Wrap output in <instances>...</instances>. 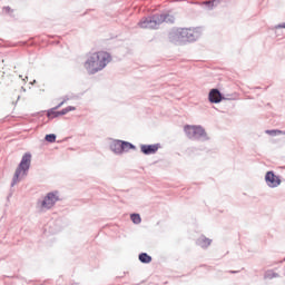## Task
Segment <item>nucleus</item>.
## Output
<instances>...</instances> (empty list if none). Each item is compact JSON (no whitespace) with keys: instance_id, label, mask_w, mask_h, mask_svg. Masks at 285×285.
<instances>
[{"instance_id":"1a4fd4ad","label":"nucleus","mask_w":285,"mask_h":285,"mask_svg":"<svg viewBox=\"0 0 285 285\" xmlns=\"http://www.w3.org/2000/svg\"><path fill=\"white\" fill-rule=\"evenodd\" d=\"M265 181L269 188H277V186L282 184V179H279L278 176H276L273 171L266 173Z\"/></svg>"},{"instance_id":"9d476101","label":"nucleus","mask_w":285,"mask_h":285,"mask_svg":"<svg viewBox=\"0 0 285 285\" xmlns=\"http://www.w3.org/2000/svg\"><path fill=\"white\" fill-rule=\"evenodd\" d=\"M159 148H161L160 144L140 145V153H142V155H156Z\"/></svg>"},{"instance_id":"20e7f679","label":"nucleus","mask_w":285,"mask_h":285,"mask_svg":"<svg viewBox=\"0 0 285 285\" xmlns=\"http://www.w3.org/2000/svg\"><path fill=\"white\" fill-rule=\"evenodd\" d=\"M184 132L193 141H208V134H206V129L202 125H186Z\"/></svg>"},{"instance_id":"423d86ee","label":"nucleus","mask_w":285,"mask_h":285,"mask_svg":"<svg viewBox=\"0 0 285 285\" xmlns=\"http://www.w3.org/2000/svg\"><path fill=\"white\" fill-rule=\"evenodd\" d=\"M109 148L115 155H124V153H128L129 150H136L137 147L125 140H111Z\"/></svg>"},{"instance_id":"dca6fc26","label":"nucleus","mask_w":285,"mask_h":285,"mask_svg":"<svg viewBox=\"0 0 285 285\" xmlns=\"http://www.w3.org/2000/svg\"><path fill=\"white\" fill-rule=\"evenodd\" d=\"M45 139L49 144H55V141H57V135H55V134L46 135Z\"/></svg>"},{"instance_id":"5701e85b","label":"nucleus","mask_w":285,"mask_h":285,"mask_svg":"<svg viewBox=\"0 0 285 285\" xmlns=\"http://www.w3.org/2000/svg\"><path fill=\"white\" fill-rule=\"evenodd\" d=\"M63 104H66V102L62 100L58 106L55 107V110H59V108H61V106H63Z\"/></svg>"},{"instance_id":"f03ea898","label":"nucleus","mask_w":285,"mask_h":285,"mask_svg":"<svg viewBox=\"0 0 285 285\" xmlns=\"http://www.w3.org/2000/svg\"><path fill=\"white\" fill-rule=\"evenodd\" d=\"M160 23H175V16L170 13L154 14L140 20L138 26L147 30H155L159 28Z\"/></svg>"},{"instance_id":"7ed1b4c3","label":"nucleus","mask_w":285,"mask_h":285,"mask_svg":"<svg viewBox=\"0 0 285 285\" xmlns=\"http://www.w3.org/2000/svg\"><path fill=\"white\" fill-rule=\"evenodd\" d=\"M31 161H32V155H30L29 153L22 156V159L13 175L11 186L19 184V181H22L27 177L28 170H30Z\"/></svg>"},{"instance_id":"412c9836","label":"nucleus","mask_w":285,"mask_h":285,"mask_svg":"<svg viewBox=\"0 0 285 285\" xmlns=\"http://www.w3.org/2000/svg\"><path fill=\"white\" fill-rule=\"evenodd\" d=\"M222 0H213L212 2H206L207 6H212V7H215V6H219V2Z\"/></svg>"},{"instance_id":"393cba45","label":"nucleus","mask_w":285,"mask_h":285,"mask_svg":"<svg viewBox=\"0 0 285 285\" xmlns=\"http://www.w3.org/2000/svg\"><path fill=\"white\" fill-rule=\"evenodd\" d=\"M6 10H10V8H9V7H7V8H6Z\"/></svg>"},{"instance_id":"0eeeda50","label":"nucleus","mask_w":285,"mask_h":285,"mask_svg":"<svg viewBox=\"0 0 285 285\" xmlns=\"http://www.w3.org/2000/svg\"><path fill=\"white\" fill-rule=\"evenodd\" d=\"M203 35V30L199 27L196 28H183V37L185 43L197 41Z\"/></svg>"},{"instance_id":"6e6552de","label":"nucleus","mask_w":285,"mask_h":285,"mask_svg":"<svg viewBox=\"0 0 285 285\" xmlns=\"http://www.w3.org/2000/svg\"><path fill=\"white\" fill-rule=\"evenodd\" d=\"M168 39L170 43H175L176 46H181V43H185L184 28L173 29L169 32Z\"/></svg>"},{"instance_id":"a211bd4d","label":"nucleus","mask_w":285,"mask_h":285,"mask_svg":"<svg viewBox=\"0 0 285 285\" xmlns=\"http://www.w3.org/2000/svg\"><path fill=\"white\" fill-rule=\"evenodd\" d=\"M285 29V22L274 26L273 30L277 37H279V30Z\"/></svg>"},{"instance_id":"4468645a","label":"nucleus","mask_w":285,"mask_h":285,"mask_svg":"<svg viewBox=\"0 0 285 285\" xmlns=\"http://www.w3.org/2000/svg\"><path fill=\"white\" fill-rule=\"evenodd\" d=\"M77 110V107H73V106H69V107H66L65 109L60 110V111H57L56 115H58V117H61L63 115H68V112H72Z\"/></svg>"},{"instance_id":"4be33fe9","label":"nucleus","mask_w":285,"mask_h":285,"mask_svg":"<svg viewBox=\"0 0 285 285\" xmlns=\"http://www.w3.org/2000/svg\"><path fill=\"white\" fill-rule=\"evenodd\" d=\"M70 99H72V97H69V96H65L63 98H62V102H67V101H70Z\"/></svg>"},{"instance_id":"9b49d317","label":"nucleus","mask_w":285,"mask_h":285,"mask_svg":"<svg viewBox=\"0 0 285 285\" xmlns=\"http://www.w3.org/2000/svg\"><path fill=\"white\" fill-rule=\"evenodd\" d=\"M208 99L210 104H219L222 101V92L218 89H212Z\"/></svg>"},{"instance_id":"6ab92c4d","label":"nucleus","mask_w":285,"mask_h":285,"mask_svg":"<svg viewBox=\"0 0 285 285\" xmlns=\"http://www.w3.org/2000/svg\"><path fill=\"white\" fill-rule=\"evenodd\" d=\"M47 116L49 117V119H52V117H59V115H57V109H55V107L47 111Z\"/></svg>"},{"instance_id":"f257e3e1","label":"nucleus","mask_w":285,"mask_h":285,"mask_svg":"<svg viewBox=\"0 0 285 285\" xmlns=\"http://www.w3.org/2000/svg\"><path fill=\"white\" fill-rule=\"evenodd\" d=\"M110 61H112V56H110L109 52L96 51L87 56L83 68L88 75H97V72H101Z\"/></svg>"},{"instance_id":"b1692460","label":"nucleus","mask_w":285,"mask_h":285,"mask_svg":"<svg viewBox=\"0 0 285 285\" xmlns=\"http://www.w3.org/2000/svg\"><path fill=\"white\" fill-rule=\"evenodd\" d=\"M35 83H37V80H33V81L31 82V86L35 85Z\"/></svg>"},{"instance_id":"f8f14e48","label":"nucleus","mask_w":285,"mask_h":285,"mask_svg":"<svg viewBox=\"0 0 285 285\" xmlns=\"http://www.w3.org/2000/svg\"><path fill=\"white\" fill-rule=\"evenodd\" d=\"M197 246H200V248H208L210 244H213V239L206 237V236H200L197 242Z\"/></svg>"},{"instance_id":"aec40b11","label":"nucleus","mask_w":285,"mask_h":285,"mask_svg":"<svg viewBox=\"0 0 285 285\" xmlns=\"http://www.w3.org/2000/svg\"><path fill=\"white\" fill-rule=\"evenodd\" d=\"M273 277H277V274L272 271L265 273V279H273Z\"/></svg>"},{"instance_id":"2eb2a0df","label":"nucleus","mask_w":285,"mask_h":285,"mask_svg":"<svg viewBox=\"0 0 285 285\" xmlns=\"http://www.w3.org/2000/svg\"><path fill=\"white\" fill-rule=\"evenodd\" d=\"M266 135H271V137H277V135H285V131L282 130H266Z\"/></svg>"},{"instance_id":"ddd939ff","label":"nucleus","mask_w":285,"mask_h":285,"mask_svg":"<svg viewBox=\"0 0 285 285\" xmlns=\"http://www.w3.org/2000/svg\"><path fill=\"white\" fill-rule=\"evenodd\" d=\"M138 258L141 264H150V262H153V257L146 253L139 254Z\"/></svg>"},{"instance_id":"f3484780","label":"nucleus","mask_w":285,"mask_h":285,"mask_svg":"<svg viewBox=\"0 0 285 285\" xmlns=\"http://www.w3.org/2000/svg\"><path fill=\"white\" fill-rule=\"evenodd\" d=\"M130 219L132 224H139L141 222V216L139 214H131Z\"/></svg>"},{"instance_id":"39448f33","label":"nucleus","mask_w":285,"mask_h":285,"mask_svg":"<svg viewBox=\"0 0 285 285\" xmlns=\"http://www.w3.org/2000/svg\"><path fill=\"white\" fill-rule=\"evenodd\" d=\"M60 199L61 196L59 195V191H50L38 202V206L42 213H46V210H51V208H55L57 202Z\"/></svg>"}]
</instances>
